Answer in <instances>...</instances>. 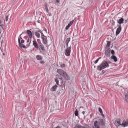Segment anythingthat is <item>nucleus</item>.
Here are the masks:
<instances>
[{"instance_id":"obj_12","label":"nucleus","mask_w":128,"mask_h":128,"mask_svg":"<svg viewBox=\"0 0 128 128\" xmlns=\"http://www.w3.org/2000/svg\"><path fill=\"white\" fill-rule=\"evenodd\" d=\"M18 42L20 46V47L22 48V47L23 48H26V47L24 45L21 44L20 42V40L19 38H18Z\"/></svg>"},{"instance_id":"obj_23","label":"nucleus","mask_w":128,"mask_h":128,"mask_svg":"<svg viewBox=\"0 0 128 128\" xmlns=\"http://www.w3.org/2000/svg\"><path fill=\"white\" fill-rule=\"evenodd\" d=\"M45 10L46 12L48 13L49 16L50 14V13L49 12V10L48 7H47L46 4L45 5Z\"/></svg>"},{"instance_id":"obj_33","label":"nucleus","mask_w":128,"mask_h":128,"mask_svg":"<svg viewBox=\"0 0 128 128\" xmlns=\"http://www.w3.org/2000/svg\"><path fill=\"white\" fill-rule=\"evenodd\" d=\"M8 16H7L5 18L6 20V22H7L8 20Z\"/></svg>"},{"instance_id":"obj_27","label":"nucleus","mask_w":128,"mask_h":128,"mask_svg":"<svg viewBox=\"0 0 128 128\" xmlns=\"http://www.w3.org/2000/svg\"><path fill=\"white\" fill-rule=\"evenodd\" d=\"M107 42L106 46L108 47L110 46V41H107Z\"/></svg>"},{"instance_id":"obj_4","label":"nucleus","mask_w":128,"mask_h":128,"mask_svg":"<svg viewBox=\"0 0 128 128\" xmlns=\"http://www.w3.org/2000/svg\"><path fill=\"white\" fill-rule=\"evenodd\" d=\"M76 128H90L89 126L87 124L84 125L83 126H82L80 125H76L75 126Z\"/></svg>"},{"instance_id":"obj_42","label":"nucleus","mask_w":128,"mask_h":128,"mask_svg":"<svg viewBox=\"0 0 128 128\" xmlns=\"http://www.w3.org/2000/svg\"><path fill=\"white\" fill-rule=\"evenodd\" d=\"M54 128H61L59 126H57L56 127Z\"/></svg>"},{"instance_id":"obj_44","label":"nucleus","mask_w":128,"mask_h":128,"mask_svg":"<svg viewBox=\"0 0 128 128\" xmlns=\"http://www.w3.org/2000/svg\"><path fill=\"white\" fill-rule=\"evenodd\" d=\"M127 20H125V23H126V22H127Z\"/></svg>"},{"instance_id":"obj_24","label":"nucleus","mask_w":128,"mask_h":128,"mask_svg":"<svg viewBox=\"0 0 128 128\" xmlns=\"http://www.w3.org/2000/svg\"><path fill=\"white\" fill-rule=\"evenodd\" d=\"M35 34L36 37L38 38H39L40 37V34L38 32H35Z\"/></svg>"},{"instance_id":"obj_30","label":"nucleus","mask_w":128,"mask_h":128,"mask_svg":"<svg viewBox=\"0 0 128 128\" xmlns=\"http://www.w3.org/2000/svg\"><path fill=\"white\" fill-rule=\"evenodd\" d=\"M101 58V57H100L98 58L94 62V63L95 64H96L98 62L99 60Z\"/></svg>"},{"instance_id":"obj_7","label":"nucleus","mask_w":128,"mask_h":128,"mask_svg":"<svg viewBox=\"0 0 128 128\" xmlns=\"http://www.w3.org/2000/svg\"><path fill=\"white\" fill-rule=\"evenodd\" d=\"M33 45L34 47L36 49H38V44L36 40L34 38V40L33 41Z\"/></svg>"},{"instance_id":"obj_29","label":"nucleus","mask_w":128,"mask_h":128,"mask_svg":"<svg viewBox=\"0 0 128 128\" xmlns=\"http://www.w3.org/2000/svg\"><path fill=\"white\" fill-rule=\"evenodd\" d=\"M70 38H68L67 39L66 42H65L66 43H68L69 42H70Z\"/></svg>"},{"instance_id":"obj_3","label":"nucleus","mask_w":128,"mask_h":128,"mask_svg":"<svg viewBox=\"0 0 128 128\" xmlns=\"http://www.w3.org/2000/svg\"><path fill=\"white\" fill-rule=\"evenodd\" d=\"M68 43H66L67 48L65 51V54L67 56H69L70 55V53L71 52V46H70L68 48Z\"/></svg>"},{"instance_id":"obj_2","label":"nucleus","mask_w":128,"mask_h":128,"mask_svg":"<svg viewBox=\"0 0 128 128\" xmlns=\"http://www.w3.org/2000/svg\"><path fill=\"white\" fill-rule=\"evenodd\" d=\"M108 67V63L106 61L104 60L103 61L100 65L98 66L97 69L99 70L100 71L106 67Z\"/></svg>"},{"instance_id":"obj_18","label":"nucleus","mask_w":128,"mask_h":128,"mask_svg":"<svg viewBox=\"0 0 128 128\" xmlns=\"http://www.w3.org/2000/svg\"><path fill=\"white\" fill-rule=\"evenodd\" d=\"M58 86L56 84H55L54 86L52 87L50 89V90L52 91H55L56 89L57 88Z\"/></svg>"},{"instance_id":"obj_22","label":"nucleus","mask_w":128,"mask_h":128,"mask_svg":"<svg viewBox=\"0 0 128 128\" xmlns=\"http://www.w3.org/2000/svg\"><path fill=\"white\" fill-rule=\"evenodd\" d=\"M124 20V19L122 18L119 20L118 22V23L120 24H121L123 23V22Z\"/></svg>"},{"instance_id":"obj_48","label":"nucleus","mask_w":128,"mask_h":128,"mask_svg":"<svg viewBox=\"0 0 128 128\" xmlns=\"http://www.w3.org/2000/svg\"><path fill=\"white\" fill-rule=\"evenodd\" d=\"M25 33H26V32H25Z\"/></svg>"},{"instance_id":"obj_6","label":"nucleus","mask_w":128,"mask_h":128,"mask_svg":"<svg viewBox=\"0 0 128 128\" xmlns=\"http://www.w3.org/2000/svg\"><path fill=\"white\" fill-rule=\"evenodd\" d=\"M121 125L122 126L125 127L128 126V119L124 120Z\"/></svg>"},{"instance_id":"obj_36","label":"nucleus","mask_w":128,"mask_h":128,"mask_svg":"<svg viewBox=\"0 0 128 128\" xmlns=\"http://www.w3.org/2000/svg\"><path fill=\"white\" fill-rule=\"evenodd\" d=\"M44 62L43 61H41L40 62V63L41 64H44Z\"/></svg>"},{"instance_id":"obj_11","label":"nucleus","mask_w":128,"mask_h":128,"mask_svg":"<svg viewBox=\"0 0 128 128\" xmlns=\"http://www.w3.org/2000/svg\"><path fill=\"white\" fill-rule=\"evenodd\" d=\"M39 47L42 50V53L43 54L45 52V50L44 48V45L40 42V44H39Z\"/></svg>"},{"instance_id":"obj_9","label":"nucleus","mask_w":128,"mask_h":128,"mask_svg":"<svg viewBox=\"0 0 128 128\" xmlns=\"http://www.w3.org/2000/svg\"><path fill=\"white\" fill-rule=\"evenodd\" d=\"M94 125L95 128H100L101 126L100 124L98 122V121H95L94 122Z\"/></svg>"},{"instance_id":"obj_34","label":"nucleus","mask_w":128,"mask_h":128,"mask_svg":"<svg viewBox=\"0 0 128 128\" xmlns=\"http://www.w3.org/2000/svg\"><path fill=\"white\" fill-rule=\"evenodd\" d=\"M41 38H42V37H44L45 36H45L44 34H43V33H42H42H41Z\"/></svg>"},{"instance_id":"obj_40","label":"nucleus","mask_w":128,"mask_h":128,"mask_svg":"<svg viewBox=\"0 0 128 128\" xmlns=\"http://www.w3.org/2000/svg\"><path fill=\"white\" fill-rule=\"evenodd\" d=\"M102 115V116L103 117H104V114L103 113V112L102 114H100Z\"/></svg>"},{"instance_id":"obj_41","label":"nucleus","mask_w":128,"mask_h":128,"mask_svg":"<svg viewBox=\"0 0 128 128\" xmlns=\"http://www.w3.org/2000/svg\"><path fill=\"white\" fill-rule=\"evenodd\" d=\"M59 0H56V1L58 3L60 2Z\"/></svg>"},{"instance_id":"obj_35","label":"nucleus","mask_w":128,"mask_h":128,"mask_svg":"<svg viewBox=\"0 0 128 128\" xmlns=\"http://www.w3.org/2000/svg\"><path fill=\"white\" fill-rule=\"evenodd\" d=\"M60 66L62 67V68H64V67H65V64H61L60 65Z\"/></svg>"},{"instance_id":"obj_5","label":"nucleus","mask_w":128,"mask_h":128,"mask_svg":"<svg viewBox=\"0 0 128 128\" xmlns=\"http://www.w3.org/2000/svg\"><path fill=\"white\" fill-rule=\"evenodd\" d=\"M120 118H118L116 120L114 124L115 125L118 127L120 125Z\"/></svg>"},{"instance_id":"obj_14","label":"nucleus","mask_w":128,"mask_h":128,"mask_svg":"<svg viewBox=\"0 0 128 128\" xmlns=\"http://www.w3.org/2000/svg\"><path fill=\"white\" fill-rule=\"evenodd\" d=\"M121 27L120 26L117 29L116 33V36H117L118 34H119L121 30Z\"/></svg>"},{"instance_id":"obj_1","label":"nucleus","mask_w":128,"mask_h":128,"mask_svg":"<svg viewBox=\"0 0 128 128\" xmlns=\"http://www.w3.org/2000/svg\"><path fill=\"white\" fill-rule=\"evenodd\" d=\"M57 72L60 74L61 76H62V78H64L67 80H70V78L68 74L63 70L60 69H58L57 70Z\"/></svg>"},{"instance_id":"obj_26","label":"nucleus","mask_w":128,"mask_h":128,"mask_svg":"<svg viewBox=\"0 0 128 128\" xmlns=\"http://www.w3.org/2000/svg\"><path fill=\"white\" fill-rule=\"evenodd\" d=\"M124 99L127 102H128V95H125Z\"/></svg>"},{"instance_id":"obj_17","label":"nucleus","mask_w":128,"mask_h":128,"mask_svg":"<svg viewBox=\"0 0 128 128\" xmlns=\"http://www.w3.org/2000/svg\"><path fill=\"white\" fill-rule=\"evenodd\" d=\"M27 33L30 38V39L31 40L32 37V33L31 31L29 30H27Z\"/></svg>"},{"instance_id":"obj_47","label":"nucleus","mask_w":128,"mask_h":128,"mask_svg":"<svg viewBox=\"0 0 128 128\" xmlns=\"http://www.w3.org/2000/svg\"><path fill=\"white\" fill-rule=\"evenodd\" d=\"M13 0L14 1V2L15 1V0Z\"/></svg>"},{"instance_id":"obj_15","label":"nucleus","mask_w":128,"mask_h":128,"mask_svg":"<svg viewBox=\"0 0 128 128\" xmlns=\"http://www.w3.org/2000/svg\"><path fill=\"white\" fill-rule=\"evenodd\" d=\"M73 22V21H72L70 22L68 25L65 28L66 30H67L68 29L69 27L72 24Z\"/></svg>"},{"instance_id":"obj_20","label":"nucleus","mask_w":128,"mask_h":128,"mask_svg":"<svg viewBox=\"0 0 128 128\" xmlns=\"http://www.w3.org/2000/svg\"><path fill=\"white\" fill-rule=\"evenodd\" d=\"M111 58L112 59H113L114 62H116L117 60V59L116 57L114 55L111 57Z\"/></svg>"},{"instance_id":"obj_21","label":"nucleus","mask_w":128,"mask_h":128,"mask_svg":"<svg viewBox=\"0 0 128 128\" xmlns=\"http://www.w3.org/2000/svg\"><path fill=\"white\" fill-rule=\"evenodd\" d=\"M36 58L38 60H41L42 59V57L40 55L36 56Z\"/></svg>"},{"instance_id":"obj_25","label":"nucleus","mask_w":128,"mask_h":128,"mask_svg":"<svg viewBox=\"0 0 128 128\" xmlns=\"http://www.w3.org/2000/svg\"><path fill=\"white\" fill-rule=\"evenodd\" d=\"M23 32L21 34H20L19 36V37L18 38H19L20 39L22 40L21 42H20L21 44H22L24 42V40L22 39V38L21 37V35L23 33Z\"/></svg>"},{"instance_id":"obj_43","label":"nucleus","mask_w":128,"mask_h":128,"mask_svg":"<svg viewBox=\"0 0 128 128\" xmlns=\"http://www.w3.org/2000/svg\"><path fill=\"white\" fill-rule=\"evenodd\" d=\"M85 112L84 111H83L82 112V113L83 114H84Z\"/></svg>"},{"instance_id":"obj_39","label":"nucleus","mask_w":128,"mask_h":128,"mask_svg":"<svg viewBox=\"0 0 128 128\" xmlns=\"http://www.w3.org/2000/svg\"><path fill=\"white\" fill-rule=\"evenodd\" d=\"M38 32H39L40 33H41L42 32L41 30H39L38 31Z\"/></svg>"},{"instance_id":"obj_45","label":"nucleus","mask_w":128,"mask_h":128,"mask_svg":"<svg viewBox=\"0 0 128 128\" xmlns=\"http://www.w3.org/2000/svg\"><path fill=\"white\" fill-rule=\"evenodd\" d=\"M2 23V21H1L0 20V24Z\"/></svg>"},{"instance_id":"obj_8","label":"nucleus","mask_w":128,"mask_h":128,"mask_svg":"<svg viewBox=\"0 0 128 128\" xmlns=\"http://www.w3.org/2000/svg\"><path fill=\"white\" fill-rule=\"evenodd\" d=\"M63 78H62V77H61L60 78H56L55 79V81L56 82V84H58V83L59 81L58 79L60 80V82L62 83H63Z\"/></svg>"},{"instance_id":"obj_37","label":"nucleus","mask_w":128,"mask_h":128,"mask_svg":"<svg viewBox=\"0 0 128 128\" xmlns=\"http://www.w3.org/2000/svg\"><path fill=\"white\" fill-rule=\"evenodd\" d=\"M30 41V38H28L27 40V42H28Z\"/></svg>"},{"instance_id":"obj_10","label":"nucleus","mask_w":128,"mask_h":128,"mask_svg":"<svg viewBox=\"0 0 128 128\" xmlns=\"http://www.w3.org/2000/svg\"><path fill=\"white\" fill-rule=\"evenodd\" d=\"M98 122L100 124V126H104V125L105 122L104 120L102 119H99Z\"/></svg>"},{"instance_id":"obj_32","label":"nucleus","mask_w":128,"mask_h":128,"mask_svg":"<svg viewBox=\"0 0 128 128\" xmlns=\"http://www.w3.org/2000/svg\"><path fill=\"white\" fill-rule=\"evenodd\" d=\"M111 54L113 55L115 54L114 51V50H112L111 51Z\"/></svg>"},{"instance_id":"obj_46","label":"nucleus","mask_w":128,"mask_h":128,"mask_svg":"<svg viewBox=\"0 0 128 128\" xmlns=\"http://www.w3.org/2000/svg\"><path fill=\"white\" fill-rule=\"evenodd\" d=\"M3 55H4V53H3Z\"/></svg>"},{"instance_id":"obj_31","label":"nucleus","mask_w":128,"mask_h":128,"mask_svg":"<svg viewBox=\"0 0 128 128\" xmlns=\"http://www.w3.org/2000/svg\"><path fill=\"white\" fill-rule=\"evenodd\" d=\"M98 109L99 111V112L100 113V114L102 113L103 112H102V109L101 108H98Z\"/></svg>"},{"instance_id":"obj_28","label":"nucleus","mask_w":128,"mask_h":128,"mask_svg":"<svg viewBox=\"0 0 128 128\" xmlns=\"http://www.w3.org/2000/svg\"><path fill=\"white\" fill-rule=\"evenodd\" d=\"M78 113L77 110H76L75 112V115L76 116H78Z\"/></svg>"},{"instance_id":"obj_16","label":"nucleus","mask_w":128,"mask_h":128,"mask_svg":"<svg viewBox=\"0 0 128 128\" xmlns=\"http://www.w3.org/2000/svg\"><path fill=\"white\" fill-rule=\"evenodd\" d=\"M42 42L44 44H46L47 43L48 40L47 37L46 36L42 37Z\"/></svg>"},{"instance_id":"obj_38","label":"nucleus","mask_w":128,"mask_h":128,"mask_svg":"<svg viewBox=\"0 0 128 128\" xmlns=\"http://www.w3.org/2000/svg\"><path fill=\"white\" fill-rule=\"evenodd\" d=\"M30 43H31V40H30V42L29 44H28L27 45H26L27 46H28V47L29 46Z\"/></svg>"},{"instance_id":"obj_19","label":"nucleus","mask_w":128,"mask_h":128,"mask_svg":"<svg viewBox=\"0 0 128 128\" xmlns=\"http://www.w3.org/2000/svg\"><path fill=\"white\" fill-rule=\"evenodd\" d=\"M65 83L64 84H63L62 85H61L60 86V88L61 89L62 92H63L65 90Z\"/></svg>"},{"instance_id":"obj_13","label":"nucleus","mask_w":128,"mask_h":128,"mask_svg":"<svg viewBox=\"0 0 128 128\" xmlns=\"http://www.w3.org/2000/svg\"><path fill=\"white\" fill-rule=\"evenodd\" d=\"M110 48L107 50H106L105 51V54L108 57L110 56Z\"/></svg>"}]
</instances>
